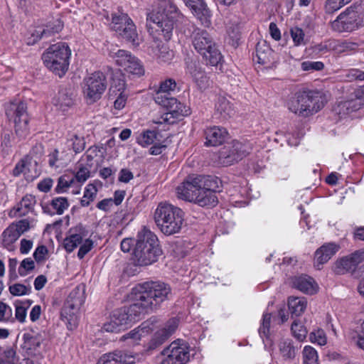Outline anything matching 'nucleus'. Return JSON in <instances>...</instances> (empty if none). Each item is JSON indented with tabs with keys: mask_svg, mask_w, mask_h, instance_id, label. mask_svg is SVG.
I'll list each match as a JSON object with an SVG mask.
<instances>
[{
	"mask_svg": "<svg viewBox=\"0 0 364 364\" xmlns=\"http://www.w3.org/2000/svg\"><path fill=\"white\" fill-rule=\"evenodd\" d=\"M115 356L117 358L118 364H134L135 363V356L129 352L116 350Z\"/></svg>",
	"mask_w": 364,
	"mask_h": 364,
	"instance_id": "53",
	"label": "nucleus"
},
{
	"mask_svg": "<svg viewBox=\"0 0 364 364\" xmlns=\"http://www.w3.org/2000/svg\"><path fill=\"white\" fill-rule=\"evenodd\" d=\"M191 39L193 46L202 55L206 64L216 66L221 61L223 58L221 53L207 31L195 29L191 34Z\"/></svg>",
	"mask_w": 364,
	"mask_h": 364,
	"instance_id": "6",
	"label": "nucleus"
},
{
	"mask_svg": "<svg viewBox=\"0 0 364 364\" xmlns=\"http://www.w3.org/2000/svg\"><path fill=\"white\" fill-rule=\"evenodd\" d=\"M304 364H318L316 350L310 346H306L302 352Z\"/></svg>",
	"mask_w": 364,
	"mask_h": 364,
	"instance_id": "45",
	"label": "nucleus"
},
{
	"mask_svg": "<svg viewBox=\"0 0 364 364\" xmlns=\"http://www.w3.org/2000/svg\"><path fill=\"white\" fill-rule=\"evenodd\" d=\"M36 198L32 195H26L16 207L14 208L15 216L23 217L32 212L36 204Z\"/></svg>",
	"mask_w": 364,
	"mask_h": 364,
	"instance_id": "28",
	"label": "nucleus"
},
{
	"mask_svg": "<svg viewBox=\"0 0 364 364\" xmlns=\"http://www.w3.org/2000/svg\"><path fill=\"white\" fill-rule=\"evenodd\" d=\"M158 48L157 59L161 63H170L174 57L173 50L165 44L159 46Z\"/></svg>",
	"mask_w": 364,
	"mask_h": 364,
	"instance_id": "46",
	"label": "nucleus"
},
{
	"mask_svg": "<svg viewBox=\"0 0 364 364\" xmlns=\"http://www.w3.org/2000/svg\"><path fill=\"white\" fill-rule=\"evenodd\" d=\"M272 53L271 48L265 43H257L256 46V57L257 63L265 65L269 63V55Z\"/></svg>",
	"mask_w": 364,
	"mask_h": 364,
	"instance_id": "39",
	"label": "nucleus"
},
{
	"mask_svg": "<svg viewBox=\"0 0 364 364\" xmlns=\"http://www.w3.org/2000/svg\"><path fill=\"white\" fill-rule=\"evenodd\" d=\"M178 326L176 318H170L164 326L156 331L147 344V350H153L159 348L175 332Z\"/></svg>",
	"mask_w": 364,
	"mask_h": 364,
	"instance_id": "15",
	"label": "nucleus"
},
{
	"mask_svg": "<svg viewBox=\"0 0 364 364\" xmlns=\"http://www.w3.org/2000/svg\"><path fill=\"white\" fill-rule=\"evenodd\" d=\"M124 70L127 72L137 76L143 75L144 73V68L141 65L140 61L134 56H133V59H131V60L127 64V67Z\"/></svg>",
	"mask_w": 364,
	"mask_h": 364,
	"instance_id": "47",
	"label": "nucleus"
},
{
	"mask_svg": "<svg viewBox=\"0 0 364 364\" xmlns=\"http://www.w3.org/2000/svg\"><path fill=\"white\" fill-rule=\"evenodd\" d=\"M134 291L144 296L146 301L151 302V309L156 311L161 303L171 298V288L169 284L162 282H146L137 284Z\"/></svg>",
	"mask_w": 364,
	"mask_h": 364,
	"instance_id": "8",
	"label": "nucleus"
},
{
	"mask_svg": "<svg viewBox=\"0 0 364 364\" xmlns=\"http://www.w3.org/2000/svg\"><path fill=\"white\" fill-rule=\"evenodd\" d=\"M42 60L49 70L62 77L68 69V44L59 42L50 46L43 54Z\"/></svg>",
	"mask_w": 364,
	"mask_h": 364,
	"instance_id": "7",
	"label": "nucleus"
},
{
	"mask_svg": "<svg viewBox=\"0 0 364 364\" xmlns=\"http://www.w3.org/2000/svg\"><path fill=\"white\" fill-rule=\"evenodd\" d=\"M132 294H134V302L129 306L121 308L122 311H124L128 323L138 321L142 314L154 311L151 309V303L146 301L144 296L139 294L138 291H134V288L132 289Z\"/></svg>",
	"mask_w": 364,
	"mask_h": 364,
	"instance_id": "14",
	"label": "nucleus"
},
{
	"mask_svg": "<svg viewBox=\"0 0 364 364\" xmlns=\"http://www.w3.org/2000/svg\"><path fill=\"white\" fill-rule=\"evenodd\" d=\"M201 178L195 176H188L186 181L176 188L178 197L190 202L197 200V195L200 191V182Z\"/></svg>",
	"mask_w": 364,
	"mask_h": 364,
	"instance_id": "16",
	"label": "nucleus"
},
{
	"mask_svg": "<svg viewBox=\"0 0 364 364\" xmlns=\"http://www.w3.org/2000/svg\"><path fill=\"white\" fill-rule=\"evenodd\" d=\"M162 254L157 236L144 227L136 235L132 260L135 265L147 266L156 262Z\"/></svg>",
	"mask_w": 364,
	"mask_h": 364,
	"instance_id": "4",
	"label": "nucleus"
},
{
	"mask_svg": "<svg viewBox=\"0 0 364 364\" xmlns=\"http://www.w3.org/2000/svg\"><path fill=\"white\" fill-rule=\"evenodd\" d=\"M85 87L84 94L90 102L100 100L107 88V81L103 73L95 72L84 80Z\"/></svg>",
	"mask_w": 364,
	"mask_h": 364,
	"instance_id": "13",
	"label": "nucleus"
},
{
	"mask_svg": "<svg viewBox=\"0 0 364 364\" xmlns=\"http://www.w3.org/2000/svg\"><path fill=\"white\" fill-rule=\"evenodd\" d=\"M227 130L223 127L213 126L205 129V141L207 146H217L222 144L228 136Z\"/></svg>",
	"mask_w": 364,
	"mask_h": 364,
	"instance_id": "19",
	"label": "nucleus"
},
{
	"mask_svg": "<svg viewBox=\"0 0 364 364\" xmlns=\"http://www.w3.org/2000/svg\"><path fill=\"white\" fill-rule=\"evenodd\" d=\"M6 114L14 123L16 134L19 137L26 136L29 132L27 105L23 102L11 103L6 109Z\"/></svg>",
	"mask_w": 364,
	"mask_h": 364,
	"instance_id": "9",
	"label": "nucleus"
},
{
	"mask_svg": "<svg viewBox=\"0 0 364 364\" xmlns=\"http://www.w3.org/2000/svg\"><path fill=\"white\" fill-rule=\"evenodd\" d=\"M291 36L296 46L301 45L304 41V31L299 27H293L290 30Z\"/></svg>",
	"mask_w": 364,
	"mask_h": 364,
	"instance_id": "63",
	"label": "nucleus"
},
{
	"mask_svg": "<svg viewBox=\"0 0 364 364\" xmlns=\"http://www.w3.org/2000/svg\"><path fill=\"white\" fill-rule=\"evenodd\" d=\"M161 364H186L190 358L189 347L181 340L173 341L161 351Z\"/></svg>",
	"mask_w": 364,
	"mask_h": 364,
	"instance_id": "11",
	"label": "nucleus"
},
{
	"mask_svg": "<svg viewBox=\"0 0 364 364\" xmlns=\"http://www.w3.org/2000/svg\"><path fill=\"white\" fill-rule=\"evenodd\" d=\"M292 285L299 291L314 294L317 291V284L313 278L307 275L296 276L292 278Z\"/></svg>",
	"mask_w": 364,
	"mask_h": 364,
	"instance_id": "23",
	"label": "nucleus"
},
{
	"mask_svg": "<svg viewBox=\"0 0 364 364\" xmlns=\"http://www.w3.org/2000/svg\"><path fill=\"white\" fill-rule=\"evenodd\" d=\"M188 71L193 77V80L200 85V82H203L205 79L206 76L202 71L200 68H198L195 64L191 65L188 67Z\"/></svg>",
	"mask_w": 364,
	"mask_h": 364,
	"instance_id": "56",
	"label": "nucleus"
},
{
	"mask_svg": "<svg viewBox=\"0 0 364 364\" xmlns=\"http://www.w3.org/2000/svg\"><path fill=\"white\" fill-rule=\"evenodd\" d=\"M79 228V233H72L70 235V245H71L73 249L77 247L80 244H81L83 237L86 235L85 234V229L82 226H80Z\"/></svg>",
	"mask_w": 364,
	"mask_h": 364,
	"instance_id": "60",
	"label": "nucleus"
},
{
	"mask_svg": "<svg viewBox=\"0 0 364 364\" xmlns=\"http://www.w3.org/2000/svg\"><path fill=\"white\" fill-rule=\"evenodd\" d=\"M250 146L238 141H232L220 149L219 160L225 166H230L242 159L250 151Z\"/></svg>",
	"mask_w": 364,
	"mask_h": 364,
	"instance_id": "12",
	"label": "nucleus"
},
{
	"mask_svg": "<svg viewBox=\"0 0 364 364\" xmlns=\"http://www.w3.org/2000/svg\"><path fill=\"white\" fill-rule=\"evenodd\" d=\"M334 44V41H324L319 44L315 45L314 50L318 54L323 55L328 53L331 50H333L335 48Z\"/></svg>",
	"mask_w": 364,
	"mask_h": 364,
	"instance_id": "57",
	"label": "nucleus"
},
{
	"mask_svg": "<svg viewBox=\"0 0 364 364\" xmlns=\"http://www.w3.org/2000/svg\"><path fill=\"white\" fill-rule=\"evenodd\" d=\"M97 364H118L117 358L114 352L109 353L102 355L98 360Z\"/></svg>",
	"mask_w": 364,
	"mask_h": 364,
	"instance_id": "64",
	"label": "nucleus"
},
{
	"mask_svg": "<svg viewBox=\"0 0 364 364\" xmlns=\"http://www.w3.org/2000/svg\"><path fill=\"white\" fill-rule=\"evenodd\" d=\"M356 268L350 255L341 258L336 262L335 271L337 274H343L346 272L354 270Z\"/></svg>",
	"mask_w": 364,
	"mask_h": 364,
	"instance_id": "38",
	"label": "nucleus"
},
{
	"mask_svg": "<svg viewBox=\"0 0 364 364\" xmlns=\"http://www.w3.org/2000/svg\"><path fill=\"white\" fill-rule=\"evenodd\" d=\"M48 253L46 246L41 245H38L33 252V258L37 262H42L46 260V255Z\"/></svg>",
	"mask_w": 364,
	"mask_h": 364,
	"instance_id": "62",
	"label": "nucleus"
},
{
	"mask_svg": "<svg viewBox=\"0 0 364 364\" xmlns=\"http://www.w3.org/2000/svg\"><path fill=\"white\" fill-rule=\"evenodd\" d=\"M130 17L125 13L118 11L112 14L111 28L117 32L130 21Z\"/></svg>",
	"mask_w": 364,
	"mask_h": 364,
	"instance_id": "37",
	"label": "nucleus"
},
{
	"mask_svg": "<svg viewBox=\"0 0 364 364\" xmlns=\"http://www.w3.org/2000/svg\"><path fill=\"white\" fill-rule=\"evenodd\" d=\"M127 324L129 323L124 311L119 309L113 311L109 321L104 324L103 329L107 332L117 333L124 329Z\"/></svg>",
	"mask_w": 364,
	"mask_h": 364,
	"instance_id": "18",
	"label": "nucleus"
},
{
	"mask_svg": "<svg viewBox=\"0 0 364 364\" xmlns=\"http://www.w3.org/2000/svg\"><path fill=\"white\" fill-rule=\"evenodd\" d=\"M361 101L364 102V86H362L356 92L355 99L345 101L341 103V106L342 109H345L346 110V113L348 114L360 109L363 105Z\"/></svg>",
	"mask_w": 364,
	"mask_h": 364,
	"instance_id": "32",
	"label": "nucleus"
},
{
	"mask_svg": "<svg viewBox=\"0 0 364 364\" xmlns=\"http://www.w3.org/2000/svg\"><path fill=\"white\" fill-rule=\"evenodd\" d=\"M340 249V246L334 242L325 243L315 252V266L318 269L326 263Z\"/></svg>",
	"mask_w": 364,
	"mask_h": 364,
	"instance_id": "20",
	"label": "nucleus"
},
{
	"mask_svg": "<svg viewBox=\"0 0 364 364\" xmlns=\"http://www.w3.org/2000/svg\"><path fill=\"white\" fill-rule=\"evenodd\" d=\"M67 204L66 198L58 197L52 200L50 205L56 210V213L60 215L63 213Z\"/></svg>",
	"mask_w": 364,
	"mask_h": 364,
	"instance_id": "61",
	"label": "nucleus"
},
{
	"mask_svg": "<svg viewBox=\"0 0 364 364\" xmlns=\"http://www.w3.org/2000/svg\"><path fill=\"white\" fill-rule=\"evenodd\" d=\"M27 315L26 308L22 305V302L16 301L15 303V318L18 322L23 323L26 321Z\"/></svg>",
	"mask_w": 364,
	"mask_h": 364,
	"instance_id": "58",
	"label": "nucleus"
},
{
	"mask_svg": "<svg viewBox=\"0 0 364 364\" xmlns=\"http://www.w3.org/2000/svg\"><path fill=\"white\" fill-rule=\"evenodd\" d=\"M0 364H16V351L12 347L0 346Z\"/></svg>",
	"mask_w": 364,
	"mask_h": 364,
	"instance_id": "40",
	"label": "nucleus"
},
{
	"mask_svg": "<svg viewBox=\"0 0 364 364\" xmlns=\"http://www.w3.org/2000/svg\"><path fill=\"white\" fill-rule=\"evenodd\" d=\"M279 351L281 356L285 360H293L299 350L298 347L294 345L292 340L286 338L282 339L278 344Z\"/></svg>",
	"mask_w": 364,
	"mask_h": 364,
	"instance_id": "25",
	"label": "nucleus"
},
{
	"mask_svg": "<svg viewBox=\"0 0 364 364\" xmlns=\"http://www.w3.org/2000/svg\"><path fill=\"white\" fill-rule=\"evenodd\" d=\"M116 90L119 93L114 102V107L116 109L120 110L125 107L127 100V95L124 93V82L123 80L119 79L115 87L113 85H111L110 95L112 96Z\"/></svg>",
	"mask_w": 364,
	"mask_h": 364,
	"instance_id": "30",
	"label": "nucleus"
},
{
	"mask_svg": "<svg viewBox=\"0 0 364 364\" xmlns=\"http://www.w3.org/2000/svg\"><path fill=\"white\" fill-rule=\"evenodd\" d=\"M291 330L294 338L299 341H303L307 334L306 328L298 321L294 320L291 324Z\"/></svg>",
	"mask_w": 364,
	"mask_h": 364,
	"instance_id": "49",
	"label": "nucleus"
},
{
	"mask_svg": "<svg viewBox=\"0 0 364 364\" xmlns=\"http://www.w3.org/2000/svg\"><path fill=\"white\" fill-rule=\"evenodd\" d=\"M182 17L171 0H160L157 8L147 14L146 28L151 35H158L168 41L173 36L176 22Z\"/></svg>",
	"mask_w": 364,
	"mask_h": 364,
	"instance_id": "1",
	"label": "nucleus"
},
{
	"mask_svg": "<svg viewBox=\"0 0 364 364\" xmlns=\"http://www.w3.org/2000/svg\"><path fill=\"white\" fill-rule=\"evenodd\" d=\"M324 68V64L321 61H304L301 63V69L304 71H320Z\"/></svg>",
	"mask_w": 364,
	"mask_h": 364,
	"instance_id": "59",
	"label": "nucleus"
},
{
	"mask_svg": "<svg viewBox=\"0 0 364 364\" xmlns=\"http://www.w3.org/2000/svg\"><path fill=\"white\" fill-rule=\"evenodd\" d=\"M116 58V63L118 65L122 67L124 69L127 67V64L133 59V55L127 50H118L114 54Z\"/></svg>",
	"mask_w": 364,
	"mask_h": 364,
	"instance_id": "52",
	"label": "nucleus"
},
{
	"mask_svg": "<svg viewBox=\"0 0 364 364\" xmlns=\"http://www.w3.org/2000/svg\"><path fill=\"white\" fill-rule=\"evenodd\" d=\"M215 111L223 119L232 117L235 114L233 105L226 97L218 96L215 105Z\"/></svg>",
	"mask_w": 364,
	"mask_h": 364,
	"instance_id": "24",
	"label": "nucleus"
},
{
	"mask_svg": "<svg viewBox=\"0 0 364 364\" xmlns=\"http://www.w3.org/2000/svg\"><path fill=\"white\" fill-rule=\"evenodd\" d=\"M157 133L154 130H145L136 137V142L143 147L152 144L156 139Z\"/></svg>",
	"mask_w": 364,
	"mask_h": 364,
	"instance_id": "41",
	"label": "nucleus"
},
{
	"mask_svg": "<svg viewBox=\"0 0 364 364\" xmlns=\"http://www.w3.org/2000/svg\"><path fill=\"white\" fill-rule=\"evenodd\" d=\"M156 322L157 319L156 317H151L149 319L141 323L137 328L123 335L122 340L132 339L134 341L140 340L142 336L149 334L154 330Z\"/></svg>",
	"mask_w": 364,
	"mask_h": 364,
	"instance_id": "21",
	"label": "nucleus"
},
{
	"mask_svg": "<svg viewBox=\"0 0 364 364\" xmlns=\"http://www.w3.org/2000/svg\"><path fill=\"white\" fill-rule=\"evenodd\" d=\"M23 347L30 354L39 353V349L43 341L41 333L30 331L23 335Z\"/></svg>",
	"mask_w": 364,
	"mask_h": 364,
	"instance_id": "22",
	"label": "nucleus"
},
{
	"mask_svg": "<svg viewBox=\"0 0 364 364\" xmlns=\"http://www.w3.org/2000/svg\"><path fill=\"white\" fill-rule=\"evenodd\" d=\"M288 306L292 316H299L306 307V300L304 297H289Z\"/></svg>",
	"mask_w": 364,
	"mask_h": 364,
	"instance_id": "35",
	"label": "nucleus"
},
{
	"mask_svg": "<svg viewBox=\"0 0 364 364\" xmlns=\"http://www.w3.org/2000/svg\"><path fill=\"white\" fill-rule=\"evenodd\" d=\"M76 168L77 171L75 174V180L82 184L90 177V171L88 168L84 166L80 162L77 164Z\"/></svg>",
	"mask_w": 364,
	"mask_h": 364,
	"instance_id": "55",
	"label": "nucleus"
},
{
	"mask_svg": "<svg viewBox=\"0 0 364 364\" xmlns=\"http://www.w3.org/2000/svg\"><path fill=\"white\" fill-rule=\"evenodd\" d=\"M17 228L14 224L6 228L2 232V244L7 249L11 246L20 237Z\"/></svg>",
	"mask_w": 364,
	"mask_h": 364,
	"instance_id": "36",
	"label": "nucleus"
},
{
	"mask_svg": "<svg viewBox=\"0 0 364 364\" xmlns=\"http://www.w3.org/2000/svg\"><path fill=\"white\" fill-rule=\"evenodd\" d=\"M218 197L214 192L203 190L201 187L198 193L197 200L194 203L202 207H214L218 204Z\"/></svg>",
	"mask_w": 364,
	"mask_h": 364,
	"instance_id": "29",
	"label": "nucleus"
},
{
	"mask_svg": "<svg viewBox=\"0 0 364 364\" xmlns=\"http://www.w3.org/2000/svg\"><path fill=\"white\" fill-rule=\"evenodd\" d=\"M9 292L14 296H21L24 295H29L32 291V288L30 284L25 285L20 283H16L9 288Z\"/></svg>",
	"mask_w": 364,
	"mask_h": 364,
	"instance_id": "44",
	"label": "nucleus"
},
{
	"mask_svg": "<svg viewBox=\"0 0 364 364\" xmlns=\"http://www.w3.org/2000/svg\"><path fill=\"white\" fill-rule=\"evenodd\" d=\"M70 309H79L85 301V285L77 284L70 294Z\"/></svg>",
	"mask_w": 364,
	"mask_h": 364,
	"instance_id": "26",
	"label": "nucleus"
},
{
	"mask_svg": "<svg viewBox=\"0 0 364 364\" xmlns=\"http://www.w3.org/2000/svg\"><path fill=\"white\" fill-rule=\"evenodd\" d=\"M63 28V24L60 19H56L53 22H50L44 28L36 30L33 36H36L39 39L47 38L55 33H59Z\"/></svg>",
	"mask_w": 364,
	"mask_h": 364,
	"instance_id": "27",
	"label": "nucleus"
},
{
	"mask_svg": "<svg viewBox=\"0 0 364 364\" xmlns=\"http://www.w3.org/2000/svg\"><path fill=\"white\" fill-rule=\"evenodd\" d=\"M176 87L175 80L167 78L161 82L154 97L156 103L167 110L161 119L163 122L170 124H174L177 119H181L183 117L190 114V109L171 96V92L174 91Z\"/></svg>",
	"mask_w": 364,
	"mask_h": 364,
	"instance_id": "3",
	"label": "nucleus"
},
{
	"mask_svg": "<svg viewBox=\"0 0 364 364\" xmlns=\"http://www.w3.org/2000/svg\"><path fill=\"white\" fill-rule=\"evenodd\" d=\"M185 4L189 6L193 14L205 27L211 25V14L203 0H183Z\"/></svg>",
	"mask_w": 364,
	"mask_h": 364,
	"instance_id": "17",
	"label": "nucleus"
},
{
	"mask_svg": "<svg viewBox=\"0 0 364 364\" xmlns=\"http://www.w3.org/2000/svg\"><path fill=\"white\" fill-rule=\"evenodd\" d=\"M242 25L239 21L231 23L227 28L229 43L233 47H237L241 38Z\"/></svg>",
	"mask_w": 364,
	"mask_h": 364,
	"instance_id": "33",
	"label": "nucleus"
},
{
	"mask_svg": "<svg viewBox=\"0 0 364 364\" xmlns=\"http://www.w3.org/2000/svg\"><path fill=\"white\" fill-rule=\"evenodd\" d=\"M270 321L271 314L269 313H264L262 316L261 326L258 330L259 333L262 338H269Z\"/></svg>",
	"mask_w": 364,
	"mask_h": 364,
	"instance_id": "54",
	"label": "nucleus"
},
{
	"mask_svg": "<svg viewBox=\"0 0 364 364\" xmlns=\"http://www.w3.org/2000/svg\"><path fill=\"white\" fill-rule=\"evenodd\" d=\"M357 7L350 6L331 22L333 31L341 32H351L358 29L362 25L360 14L356 10Z\"/></svg>",
	"mask_w": 364,
	"mask_h": 364,
	"instance_id": "10",
	"label": "nucleus"
},
{
	"mask_svg": "<svg viewBox=\"0 0 364 364\" xmlns=\"http://www.w3.org/2000/svg\"><path fill=\"white\" fill-rule=\"evenodd\" d=\"M326 102V95L322 91L302 87L289 99L287 107L299 117H308L320 111Z\"/></svg>",
	"mask_w": 364,
	"mask_h": 364,
	"instance_id": "2",
	"label": "nucleus"
},
{
	"mask_svg": "<svg viewBox=\"0 0 364 364\" xmlns=\"http://www.w3.org/2000/svg\"><path fill=\"white\" fill-rule=\"evenodd\" d=\"M197 178H201L200 187L203 190H208L210 192H220L221 181L215 176H196Z\"/></svg>",
	"mask_w": 364,
	"mask_h": 364,
	"instance_id": "34",
	"label": "nucleus"
},
{
	"mask_svg": "<svg viewBox=\"0 0 364 364\" xmlns=\"http://www.w3.org/2000/svg\"><path fill=\"white\" fill-rule=\"evenodd\" d=\"M67 154L65 152L59 153L58 149H54L53 152L48 154V164L50 167H63L65 165V158Z\"/></svg>",
	"mask_w": 364,
	"mask_h": 364,
	"instance_id": "42",
	"label": "nucleus"
},
{
	"mask_svg": "<svg viewBox=\"0 0 364 364\" xmlns=\"http://www.w3.org/2000/svg\"><path fill=\"white\" fill-rule=\"evenodd\" d=\"M159 230L166 235L180 232L184 222V212L178 207L166 202L160 203L154 215Z\"/></svg>",
	"mask_w": 364,
	"mask_h": 364,
	"instance_id": "5",
	"label": "nucleus"
},
{
	"mask_svg": "<svg viewBox=\"0 0 364 364\" xmlns=\"http://www.w3.org/2000/svg\"><path fill=\"white\" fill-rule=\"evenodd\" d=\"M36 267L34 261L31 257L25 258L22 260L18 267V274L21 277L26 276Z\"/></svg>",
	"mask_w": 364,
	"mask_h": 364,
	"instance_id": "51",
	"label": "nucleus"
},
{
	"mask_svg": "<svg viewBox=\"0 0 364 364\" xmlns=\"http://www.w3.org/2000/svg\"><path fill=\"white\" fill-rule=\"evenodd\" d=\"M117 33L133 45H139V38L136 26L132 19Z\"/></svg>",
	"mask_w": 364,
	"mask_h": 364,
	"instance_id": "31",
	"label": "nucleus"
},
{
	"mask_svg": "<svg viewBox=\"0 0 364 364\" xmlns=\"http://www.w3.org/2000/svg\"><path fill=\"white\" fill-rule=\"evenodd\" d=\"M13 134L5 132L2 134L1 139V149L4 154L9 155L12 152Z\"/></svg>",
	"mask_w": 364,
	"mask_h": 364,
	"instance_id": "48",
	"label": "nucleus"
},
{
	"mask_svg": "<svg viewBox=\"0 0 364 364\" xmlns=\"http://www.w3.org/2000/svg\"><path fill=\"white\" fill-rule=\"evenodd\" d=\"M351 0H326L324 9L327 14H333L348 4Z\"/></svg>",
	"mask_w": 364,
	"mask_h": 364,
	"instance_id": "50",
	"label": "nucleus"
},
{
	"mask_svg": "<svg viewBox=\"0 0 364 364\" xmlns=\"http://www.w3.org/2000/svg\"><path fill=\"white\" fill-rule=\"evenodd\" d=\"M97 189L92 183H89L85 189L84 195L80 200V204L82 207L88 206L92 201L94 200L97 196Z\"/></svg>",
	"mask_w": 364,
	"mask_h": 364,
	"instance_id": "43",
	"label": "nucleus"
}]
</instances>
